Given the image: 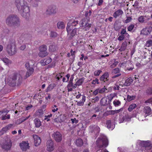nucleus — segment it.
I'll return each mask as SVG.
<instances>
[{"mask_svg":"<svg viewBox=\"0 0 152 152\" xmlns=\"http://www.w3.org/2000/svg\"><path fill=\"white\" fill-rule=\"evenodd\" d=\"M19 20V18L16 15H10L6 19V23L10 26L15 27L18 26Z\"/></svg>","mask_w":152,"mask_h":152,"instance_id":"1","label":"nucleus"},{"mask_svg":"<svg viewBox=\"0 0 152 152\" xmlns=\"http://www.w3.org/2000/svg\"><path fill=\"white\" fill-rule=\"evenodd\" d=\"M0 146L1 148L4 151H9L12 147V143L10 138L8 137L3 140L0 142Z\"/></svg>","mask_w":152,"mask_h":152,"instance_id":"2","label":"nucleus"},{"mask_svg":"<svg viewBox=\"0 0 152 152\" xmlns=\"http://www.w3.org/2000/svg\"><path fill=\"white\" fill-rule=\"evenodd\" d=\"M96 143L98 148L101 150L103 147H106L108 146V142L106 137H100L98 138Z\"/></svg>","mask_w":152,"mask_h":152,"instance_id":"3","label":"nucleus"},{"mask_svg":"<svg viewBox=\"0 0 152 152\" xmlns=\"http://www.w3.org/2000/svg\"><path fill=\"white\" fill-rule=\"evenodd\" d=\"M66 29L68 37V40H72L74 38V37L77 35V28H72V26H69L68 24Z\"/></svg>","mask_w":152,"mask_h":152,"instance_id":"4","label":"nucleus"},{"mask_svg":"<svg viewBox=\"0 0 152 152\" xmlns=\"http://www.w3.org/2000/svg\"><path fill=\"white\" fill-rule=\"evenodd\" d=\"M89 18H83L80 22V27H82L85 31H88L91 26V24L88 23L89 21Z\"/></svg>","mask_w":152,"mask_h":152,"instance_id":"5","label":"nucleus"},{"mask_svg":"<svg viewBox=\"0 0 152 152\" xmlns=\"http://www.w3.org/2000/svg\"><path fill=\"white\" fill-rule=\"evenodd\" d=\"M6 50L10 56H12L15 54L17 52L15 42H11L8 44Z\"/></svg>","mask_w":152,"mask_h":152,"instance_id":"6","label":"nucleus"},{"mask_svg":"<svg viewBox=\"0 0 152 152\" xmlns=\"http://www.w3.org/2000/svg\"><path fill=\"white\" fill-rule=\"evenodd\" d=\"M21 15L26 19H27L30 15L29 7L26 5H24L22 8V12Z\"/></svg>","mask_w":152,"mask_h":152,"instance_id":"7","label":"nucleus"},{"mask_svg":"<svg viewBox=\"0 0 152 152\" xmlns=\"http://www.w3.org/2000/svg\"><path fill=\"white\" fill-rule=\"evenodd\" d=\"M114 96L112 95H110V97H109V100L107 102V99L106 97L102 98L100 100V104L101 105L106 106L109 103H110L111 100L113 99Z\"/></svg>","mask_w":152,"mask_h":152,"instance_id":"8","label":"nucleus"},{"mask_svg":"<svg viewBox=\"0 0 152 152\" xmlns=\"http://www.w3.org/2000/svg\"><path fill=\"white\" fill-rule=\"evenodd\" d=\"M46 149L49 152H51L54 149V143L53 141L51 140H47L46 143Z\"/></svg>","mask_w":152,"mask_h":152,"instance_id":"9","label":"nucleus"},{"mask_svg":"<svg viewBox=\"0 0 152 152\" xmlns=\"http://www.w3.org/2000/svg\"><path fill=\"white\" fill-rule=\"evenodd\" d=\"M16 75L14 74L11 77H9L7 80V83L10 86H13L15 85V80H16Z\"/></svg>","mask_w":152,"mask_h":152,"instance_id":"10","label":"nucleus"},{"mask_svg":"<svg viewBox=\"0 0 152 152\" xmlns=\"http://www.w3.org/2000/svg\"><path fill=\"white\" fill-rule=\"evenodd\" d=\"M57 10V9L55 6L51 5L48 7V9L46 10V13L48 15L55 14L56 13Z\"/></svg>","mask_w":152,"mask_h":152,"instance_id":"11","label":"nucleus"},{"mask_svg":"<svg viewBox=\"0 0 152 152\" xmlns=\"http://www.w3.org/2000/svg\"><path fill=\"white\" fill-rule=\"evenodd\" d=\"M20 146L21 149L23 151H26L30 148L29 143L28 142L23 141L22 143H20Z\"/></svg>","mask_w":152,"mask_h":152,"instance_id":"12","label":"nucleus"},{"mask_svg":"<svg viewBox=\"0 0 152 152\" xmlns=\"http://www.w3.org/2000/svg\"><path fill=\"white\" fill-rule=\"evenodd\" d=\"M141 146L145 147L146 150L151 149L152 148V144L149 141H143L141 143Z\"/></svg>","mask_w":152,"mask_h":152,"instance_id":"13","label":"nucleus"},{"mask_svg":"<svg viewBox=\"0 0 152 152\" xmlns=\"http://www.w3.org/2000/svg\"><path fill=\"white\" fill-rule=\"evenodd\" d=\"M53 137L57 142H60L62 139L61 134L58 132H54L53 134Z\"/></svg>","mask_w":152,"mask_h":152,"instance_id":"14","label":"nucleus"},{"mask_svg":"<svg viewBox=\"0 0 152 152\" xmlns=\"http://www.w3.org/2000/svg\"><path fill=\"white\" fill-rule=\"evenodd\" d=\"M76 86L75 84H73L72 82V80H71V77L69 82L67 86V91L69 92L72 91H73V89H75L76 88Z\"/></svg>","mask_w":152,"mask_h":152,"instance_id":"15","label":"nucleus"},{"mask_svg":"<svg viewBox=\"0 0 152 152\" xmlns=\"http://www.w3.org/2000/svg\"><path fill=\"white\" fill-rule=\"evenodd\" d=\"M152 31L151 26H148L143 28L141 31V33L145 35H148L150 34Z\"/></svg>","mask_w":152,"mask_h":152,"instance_id":"16","label":"nucleus"},{"mask_svg":"<svg viewBox=\"0 0 152 152\" xmlns=\"http://www.w3.org/2000/svg\"><path fill=\"white\" fill-rule=\"evenodd\" d=\"M109 75L108 72H106L100 77L99 80L101 81L104 82L108 81L109 80Z\"/></svg>","mask_w":152,"mask_h":152,"instance_id":"17","label":"nucleus"},{"mask_svg":"<svg viewBox=\"0 0 152 152\" xmlns=\"http://www.w3.org/2000/svg\"><path fill=\"white\" fill-rule=\"evenodd\" d=\"M35 146H37L39 145L41 142V140L40 137L36 134L33 135Z\"/></svg>","mask_w":152,"mask_h":152,"instance_id":"18","label":"nucleus"},{"mask_svg":"<svg viewBox=\"0 0 152 152\" xmlns=\"http://www.w3.org/2000/svg\"><path fill=\"white\" fill-rule=\"evenodd\" d=\"M34 70L33 68H30L28 69L25 76L23 77H21L22 79H26L30 76L34 72Z\"/></svg>","mask_w":152,"mask_h":152,"instance_id":"19","label":"nucleus"},{"mask_svg":"<svg viewBox=\"0 0 152 152\" xmlns=\"http://www.w3.org/2000/svg\"><path fill=\"white\" fill-rule=\"evenodd\" d=\"M8 113V111H7V110L6 111H0V115H1V116L2 117V120L10 119V115H7V116H6V115H7Z\"/></svg>","mask_w":152,"mask_h":152,"instance_id":"20","label":"nucleus"},{"mask_svg":"<svg viewBox=\"0 0 152 152\" xmlns=\"http://www.w3.org/2000/svg\"><path fill=\"white\" fill-rule=\"evenodd\" d=\"M52 61V59L49 57H48L46 58L41 60L40 63L42 66H45L50 63Z\"/></svg>","mask_w":152,"mask_h":152,"instance_id":"21","label":"nucleus"},{"mask_svg":"<svg viewBox=\"0 0 152 152\" xmlns=\"http://www.w3.org/2000/svg\"><path fill=\"white\" fill-rule=\"evenodd\" d=\"M123 13V11L121 9H119L114 12L113 16L115 18H116L117 17L122 15Z\"/></svg>","mask_w":152,"mask_h":152,"instance_id":"22","label":"nucleus"},{"mask_svg":"<svg viewBox=\"0 0 152 152\" xmlns=\"http://www.w3.org/2000/svg\"><path fill=\"white\" fill-rule=\"evenodd\" d=\"M75 143V145L77 147H81L82 146L83 144V140L80 138L76 139Z\"/></svg>","mask_w":152,"mask_h":152,"instance_id":"23","label":"nucleus"},{"mask_svg":"<svg viewBox=\"0 0 152 152\" xmlns=\"http://www.w3.org/2000/svg\"><path fill=\"white\" fill-rule=\"evenodd\" d=\"M133 79L132 77H130L127 78L125 81L124 85L126 86H129L133 82Z\"/></svg>","mask_w":152,"mask_h":152,"instance_id":"24","label":"nucleus"},{"mask_svg":"<svg viewBox=\"0 0 152 152\" xmlns=\"http://www.w3.org/2000/svg\"><path fill=\"white\" fill-rule=\"evenodd\" d=\"M127 46V42L126 41L124 42L121 45L119 49L120 51H124L126 48Z\"/></svg>","mask_w":152,"mask_h":152,"instance_id":"25","label":"nucleus"},{"mask_svg":"<svg viewBox=\"0 0 152 152\" xmlns=\"http://www.w3.org/2000/svg\"><path fill=\"white\" fill-rule=\"evenodd\" d=\"M34 121L36 127H39L41 126V123L39 118H36L34 119Z\"/></svg>","mask_w":152,"mask_h":152,"instance_id":"26","label":"nucleus"},{"mask_svg":"<svg viewBox=\"0 0 152 152\" xmlns=\"http://www.w3.org/2000/svg\"><path fill=\"white\" fill-rule=\"evenodd\" d=\"M82 99L81 100L77 103V105L78 106H82L84 104V103L86 100V96L84 95H82Z\"/></svg>","mask_w":152,"mask_h":152,"instance_id":"27","label":"nucleus"},{"mask_svg":"<svg viewBox=\"0 0 152 152\" xmlns=\"http://www.w3.org/2000/svg\"><path fill=\"white\" fill-rule=\"evenodd\" d=\"M13 124H10L3 127L2 129L5 133L8 130L11 129L12 128Z\"/></svg>","mask_w":152,"mask_h":152,"instance_id":"28","label":"nucleus"},{"mask_svg":"<svg viewBox=\"0 0 152 152\" xmlns=\"http://www.w3.org/2000/svg\"><path fill=\"white\" fill-rule=\"evenodd\" d=\"M56 86V85L54 83H52L50 84L46 89V91L48 92L51 91Z\"/></svg>","mask_w":152,"mask_h":152,"instance_id":"29","label":"nucleus"},{"mask_svg":"<svg viewBox=\"0 0 152 152\" xmlns=\"http://www.w3.org/2000/svg\"><path fill=\"white\" fill-rule=\"evenodd\" d=\"M57 27L58 29H63L64 28L65 25L63 22L60 21L57 23Z\"/></svg>","mask_w":152,"mask_h":152,"instance_id":"30","label":"nucleus"},{"mask_svg":"<svg viewBox=\"0 0 152 152\" xmlns=\"http://www.w3.org/2000/svg\"><path fill=\"white\" fill-rule=\"evenodd\" d=\"M151 109L150 107L147 106L144 107V112L145 114L149 115L151 113Z\"/></svg>","mask_w":152,"mask_h":152,"instance_id":"31","label":"nucleus"},{"mask_svg":"<svg viewBox=\"0 0 152 152\" xmlns=\"http://www.w3.org/2000/svg\"><path fill=\"white\" fill-rule=\"evenodd\" d=\"M84 80V78H82L79 79V80L77 81L76 83H75L76 86H80L83 83Z\"/></svg>","mask_w":152,"mask_h":152,"instance_id":"32","label":"nucleus"},{"mask_svg":"<svg viewBox=\"0 0 152 152\" xmlns=\"http://www.w3.org/2000/svg\"><path fill=\"white\" fill-rule=\"evenodd\" d=\"M48 54V53L47 51H39V56L41 57H44L47 56Z\"/></svg>","mask_w":152,"mask_h":152,"instance_id":"33","label":"nucleus"},{"mask_svg":"<svg viewBox=\"0 0 152 152\" xmlns=\"http://www.w3.org/2000/svg\"><path fill=\"white\" fill-rule=\"evenodd\" d=\"M136 107L137 105L136 104L132 103L129 105L128 108V110L129 112H131L133 109L135 108Z\"/></svg>","mask_w":152,"mask_h":152,"instance_id":"34","label":"nucleus"},{"mask_svg":"<svg viewBox=\"0 0 152 152\" xmlns=\"http://www.w3.org/2000/svg\"><path fill=\"white\" fill-rule=\"evenodd\" d=\"M106 125L108 129H112L113 128L112 127L111 121L110 120H107L106 121Z\"/></svg>","mask_w":152,"mask_h":152,"instance_id":"35","label":"nucleus"},{"mask_svg":"<svg viewBox=\"0 0 152 152\" xmlns=\"http://www.w3.org/2000/svg\"><path fill=\"white\" fill-rule=\"evenodd\" d=\"M136 96L135 95L130 96L128 95L127 97V100L128 102H130L131 101L134 100L136 98Z\"/></svg>","mask_w":152,"mask_h":152,"instance_id":"36","label":"nucleus"},{"mask_svg":"<svg viewBox=\"0 0 152 152\" xmlns=\"http://www.w3.org/2000/svg\"><path fill=\"white\" fill-rule=\"evenodd\" d=\"M113 104L115 107H118L121 104V102L118 99H115L113 101Z\"/></svg>","mask_w":152,"mask_h":152,"instance_id":"37","label":"nucleus"},{"mask_svg":"<svg viewBox=\"0 0 152 152\" xmlns=\"http://www.w3.org/2000/svg\"><path fill=\"white\" fill-rule=\"evenodd\" d=\"M49 50L51 52H54L56 50V46L54 43H53L49 47Z\"/></svg>","mask_w":152,"mask_h":152,"instance_id":"38","label":"nucleus"},{"mask_svg":"<svg viewBox=\"0 0 152 152\" xmlns=\"http://www.w3.org/2000/svg\"><path fill=\"white\" fill-rule=\"evenodd\" d=\"M47 47L45 45H42L40 46L39 48V51H47Z\"/></svg>","mask_w":152,"mask_h":152,"instance_id":"39","label":"nucleus"},{"mask_svg":"<svg viewBox=\"0 0 152 152\" xmlns=\"http://www.w3.org/2000/svg\"><path fill=\"white\" fill-rule=\"evenodd\" d=\"M120 34L124 36L127 35L128 36H129V35L126 32V27L121 29L120 32Z\"/></svg>","mask_w":152,"mask_h":152,"instance_id":"40","label":"nucleus"},{"mask_svg":"<svg viewBox=\"0 0 152 152\" xmlns=\"http://www.w3.org/2000/svg\"><path fill=\"white\" fill-rule=\"evenodd\" d=\"M114 112L113 110L107 111L104 113L105 115L107 116L114 115Z\"/></svg>","mask_w":152,"mask_h":152,"instance_id":"41","label":"nucleus"},{"mask_svg":"<svg viewBox=\"0 0 152 152\" xmlns=\"http://www.w3.org/2000/svg\"><path fill=\"white\" fill-rule=\"evenodd\" d=\"M120 70L118 68H116L113 70L112 73L114 74L120 73Z\"/></svg>","mask_w":152,"mask_h":152,"instance_id":"42","label":"nucleus"},{"mask_svg":"<svg viewBox=\"0 0 152 152\" xmlns=\"http://www.w3.org/2000/svg\"><path fill=\"white\" fill-rule=\"evenodd\" d=\"M102 72V71L101 69L96 70L94 72V75L95 76H99Z\"/></svg>","mask_w":152,"mask_h":152,"instance_id":"43","label":"nucleus"},{"mask_svg":"<svg viewBox=\"0 0 152 152\" xmlns=\"http://www.w3.org/2000/svg\"><path fill=\"white\" fill-rule=\"evenodd\" d=\"M50 36L52 37H56L57 36V33L53 31H51L50 34Z\"/></svg>","mask_w":152,"mask_h":152,"instance_id":"44","label":"nucleus"},{"mask_svg":"<svg viewBox=\"0 0 152 152\" xmlns=\"http://www.w3.org/2000/svg\"><path fill=\"white\" fill-rule=\"evenodd\" d=\"M99 79L97 78H96L95 80H93L91 82V84L94 85L99 84Z\"/></svg>","mask_w":152,"mask_h":152,"instance_id":"45","label":"nucleus"},{"mask_svg":"<svg viewBox=\"0 0 152 152\" xmlns=\"http://www.w3.org/2000/svg\"><path fill=\"white\" fill-rule=\"evenodd\" d=\"M62 77V73H59L57 74L56 76V78L57 80H59L60 78Z\"/></svg>","mask_w":152,"mask_h":152,"instance_id":"46","label":"nucleus"},{"mask_svg":"<svg viewBox=\"0 0 152 152\" xmlns=\"http://www.w3.org/2000/svg\"><path fill=\"white\" fill-rule=\"evenodd\" d=\"M79 21L78 20H74L72 23L71 25H69V26H72V28L73 26H76L77 24H78Z\"/></svg>","mask_w":152,"mask_h":152,"instance_id":"47","label":"nucleus"},{"mask_svg":"<svg viewBox=\"0 0 152 152\" xmlns=\"http://www.w3.org/2000/svg\"><path fill=\"white\" fill-rule=\"evenodd\" d=\"M30 116V115H29L28 117H26L21 118L20 119V123L23 122V121L28 119L29 118Z\"/></svg>","mask_w":152,"mask_h":152,"instance_id":"48","label":"nucleus"},{"mask_svg":"<svg viewBox=\"0 0 152 152\" xmlns=\"http://www.w3.org/2000/svg\"><path fill=\"white\" fill-rule=\"evenodd\" d=\"M134 24H131L127 28L128 31H131L134 28Z\"/></svg>","mask_w":152,"mask_h":152,"instance_id":"49","label":"nucleus"},{"mask_svg":"<svg viewBox=\"0 0 152 152\" xmlns=\"http://www.w3.org/2000/svg\"><path fill=\"white\" fill-rule=\"evenodd\" d=\"M99 93H102L104 92L107 89L105 88H98Z\"/></svg>","mask_w":152,"mask_h":152,"instance_id":"50","label":"nucleus"},{"mask_svg":"<svg viewBox=\"0 0 152 152\" xmlns=\"http://www.w3.org/2000/svg\"><path fill=\"white\" fill-rule=\"evenodd\" d=\"M138 20L139 22L142 23L144 21V18L143 16H140L138 18Z\"/></svg>","mask_w":152,"mask_h":152,"instance_id":"51","label":"nucleus"},{"mask_svg":"<svg viewBox=\"0 0 152 152\" xmlns=\"http://www.w3.org/2000/svg\"><path fill=\"white\" fill-rule=\"evenodd\" d=\"M33 107V105L31 104L26 105L25 107V110H30Z\"/></svg>","mask_w":152,"mask_h":152,"instance_id":"52","label":"nucleus"},{"mask_svg":"<svg viewBox=\"0 0 152 152\" xmlns=\"http://www.w3.org/2000/svg\"><path fill=\"white\" fill-rule=\"evenodd\" d=\"M14 4L18 10V4H19V0H14Z\"/></svg>","mask_w":152,"mask_h":152,"instance_id":"53","label":"nucleus"},{"mask_svg":"<svg viewBox=\"0 0 152 152\" xmlns=\"http://www.w3.org/2000/svg\"><path fill=\"white\" fill-rule=\"evenodd\" d=\"M118 61H115L114 62L110 65V67L113 68L115 67L118 63Z\"/></svg>","mask_w":152,"mask_h":152,"instance_id":"54","label":"nucleus"},{"mask_svg":"<svg viewBox=\"0 0 152 152\" xmlns=\"http://www.w3.org/2000/svg\"><path fill=\"white\" fill-rule=\"evenodd\" d=\"M146 45L147 47H149L152 45V40H149L146 42Z\"/></svg>","mask_w":152,"mask_h":152,"instance_id":"55","label":"nucleus"},{"mask_svg":"<svg viewBox=\"0 0 152 152\" xmlns=\"http://www.w3.org/2000/svg\"><path fill=\"white\" fill-rule=\"evenodd\" d=\"M132 20V18L131 17H127L125 21V23H128L130 22Z\"/></svg>","mask_w":152,"mask_h":152,"instance_id":"56","label":"nucleus"},{"mask_svg":"<svg viewBox=\"0 0 152 152\" xmlns=\"http://www.w3.org/2000/svg\"><path fill=\"white\" fill-rule=\"evenodd\" d=\"M72 40V44L73 46H75L76 45L77 43V41L76 39H74V38Z\"/></svg>","mask_w":152,"mask_h":152,"instance_id":"57","label":"nucleus"},{"mask_svg":"<svg viewBox=\"0 0 152 152\" xmlns=\"http://www.w3.org/2000/svg\"><path fill=\"white\" fill-rule=\"evenodd\" d=\"M125 38V36L121 34L118 38V40L119 41H122Z\"/></svg>","mask_w":152,"mask_h":152,"instance_id":"58","label":"nucleus"},{"mask_svg":"<svg viewBox=\"0 0 152 152\" xmlns=\"http://www.w3.org/2000/svg\"><path fill=\"white\" fill-rule=\"evenodd\" d=\"M71 55L73 57V58H75V54L76 53V52L75 51H73L72 49H71L70 50V51Z\"/></svg>","mask_w":152,"mask_h":152,"instance_id":"59","label":"nucleus"},{"mask_svg":"<svg viewBox=\"0 0 152 152\" xmlns=\"http://www.w3.org/2000/svg\"><path fill=\"white\" fill-rule=\"evenodd\" d=\"M2 60L7 64L9 63V60L7 58H3L2 59Z\"/></svg>","mask_w":152,"mask_h":152,"instance_id":"60","label":"nucleus"},{"mask_svg":"<svg viewBox=\"0 0 152 152\" xmlns=\"http://www.w3.org/2000/svg\"><path fill=\"white\" fill-rule=\"evenodd\" d=\"M71 121L72 124L75 123V124H77L78 122V120H77L76 118H75L74 119L71 118Z\"/></svg>","mask_w":152,"mask_h":152,"instance_id":"61","label":"nucleus"},{"mask_svg":"<svg viewBox=\"0 0 152 152\" xmlns=\"http://www.w3.org/2000/svg\"><path fill=\"white\" fill-rule=\"evenodd\" d=\"M139 5V3L137 1H136L134 4L133 5V6L135 8L137 9L138 8V6Z\"/></svg>","mask_w":152,"mask_h":152,"instance_id":"62","label":"nucleus"},{"mask_svg":"<svg viewBox=\"0 0 152 152\" xmlns=\"http://www.w3.org/2000/svg\"><path fill=\"white\" fill-rule=\"evenodd\" d=\"M145 103L146 104L147 103H152V97L145 101Z\"/></svg>","mask_w":152,"mask_h":152,"instance_id":"63","label":"nucleus"},{"mask_svg":"<svg viewBox=\"0 0 152 152\" xmlns=\"http://www.w3.org/2000/svg\"><path fill=\"white\" fill-rule=\"evenodd\" d=\"M147 92L149 94H152V88H149L147 90Z\"/></svg>","mask_w":152,"mask_h":152,"instance_id":"64","label":"nucleus"}]
</instances>
